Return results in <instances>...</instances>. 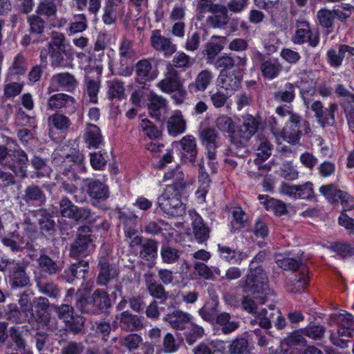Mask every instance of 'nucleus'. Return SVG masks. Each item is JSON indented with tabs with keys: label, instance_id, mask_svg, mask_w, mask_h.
Wrapping results in <instances>:
<instances>
[{
	"label": "nucleus",
	"instance_id": "f257e3e1",
	"mask_svg": "<svg viewBox=\"0 0 354 354\" xmlns=\"http://www.w3.org/2000/svg\"><path fill=\"white\" fill-rule=\"evenodd\" d=\"M263 255L259 254L250 263L249 270L243 279L242 288L245 293L253 295L259 302L265 304L267 301L275 297L273 290L269 287L268 277L261 266H254L258 261H261Z\"/></svg>",
	"mask_w": 354,
	"mask_h": 354
},
{
	"label": "nucleus",
	"instance_id": "f03ea898",
	"mask_svg": "<svg viewBox=\"0 0 354 354\" xmlns=\"http://www.w3.org/2000/svg\"><path fill=\"white\" fill-rule=\"evenodd\" d=\"M276 113L279 116V119L273 116L268 119V124L273 135L277 137L276 138L277 140H279V138L277 136L279 133L278 126L280 125L279 120L287 117L288 121L286 122V125L282 131L279 133V137L289 143H297L302 134V131L300 129L299 125V116L293 113L291 106L286 104L278 106L276 109Z\"/></svg>",
	"mask_w": 354,
	"mask_h": 354
},
{
	"label": "nucleus",
	"instance_id": "7ed1b4c3",
	"mask_svg": "<svg viewBox=\"0 0 354 354\" xmlns=\"http://www.w3.org/2000/svg\"><path fill=\"white\" fill-rule=\"evenodd\" d=\"M15 146L12 148L0 145V165H4L21 178L27 176L26 165L28 162V156L14 140Z\"/></svg>",
	"mask_w": 354,
	"mask_h": 354
},
{
	"label": "nucleus",
	"instance_id": "20e7f679",
	"mask_svg": "<svg viewBox=\"0 0 354 354\" xmlns=\"http://www.w3.org/2000/svg\"><path fill=\"white\" fill-rule=\"evenodd\" d=\"M75 306L82 313L97 314L111 306V300L102 290H96L91 297L86 290H79L75 294Z\"/></svg>",
	"mask_w": 354,
	"mask_h": 354
},
{
	"label": "nucleus",
	"instance_id": "39448f33",
	"mask_svg": "<svg viewBox=\"0 0 354 354\" xmlns=\"http://www.w3.org/2000/svg\"><path fill=\"white\" fill-rule=\"evenodd\" d=\"M53 157L55 164L60 167V169L65 175H68L71 171L79 172H86V167L84 164V155L79 151L73 150L68 153L57 148L54 151Z\"/></svg>",
	"mask_w": 354,
	"mask_h": 354
},
{
	"label": "nucleus",
	"instance_id": "423d86ee",
	"mask_svg": "<svg viewBox=\"0 0 354 354\" xmlns=\"http://www.w3.org/2000/svg\"><path fill=\"white\" fill-rule=\"evenodd\" d=\"M181 193L171 187H165L158 198V204L161 210L172 217L183 216L185 212V206L181 201Z\"/></svg>",
	"mask_w": 354,
	"mask_h": 354
},
{
	"label": "nucleus",
	"instance_id": "0eeeda50",
	"mask_svg": "<svg viewBox=\"0 0 354 354\" xmlns=\"http://www.w3.org/2000/svg\"><path fill=\"white\" fill-rule=\"evenodd\" d=\"M261 121L260 118H257L251 114L243 116V124L237 129L236 148L243 147L249 140L260 129Z\"/></svg>",
	"mask_w": 354,
	"mask_h": 354
},
{
	"label": "nucleus",
	"instance_id": "6e6552de",
	"mask_svg": "<svg viewBox=\"0 0 354 354\" xmlns=\"http://www.w3.org/2000/svg\"><path fill=\"white\" fill-rule=\"evenodd\" d=\"M330 326L337 325V333L341 337H351L354 333V316L346 310L339 313L331 314L327 319Z\"/></svg>",
	"mask_w": 354,
	"mask_h": 354
},
{
	"label": "nucleus",
	"instance_id": "1a4fd4ad",
	"mask_svg": "<svg viewBox=\"0 0 354 354\" xmlns=\"http://www.w3.org/2000/svg\"><path fill=\"white\" fill-rule=\"evenodd\" d=\"M83 182L85 190L94 206H98L100 203L109 198V188L104 182L94 178H86Z\"/></svg>",
	"mask_w": 354,
	"mask_h": 354
},
{
	"label": "nucleus",
	"instance_id": "9d476101",
	"mask_svg": "<svg viewBox=\"0 0 354 354\" xmlns=\"http://www.w3.org/2000/svg\"><path fill=\"white\" fill-rule=\"evenodd\" d=\"M48 122L50 128L49 135L53 140L64 139L71 125L69 118L59 112L50 115Z\"/></svg>",
	"mask_w": 354,
	"mask_h": 354
},
{
	"label": "nucleus",
	"instance_id": "9b49d317",
	"mask_svg": "<svg viewBox=\"0 0 354 354\" xmlns=\"http://www.w3.org/2000/svg\"><path fill=\"white\" fill-rule=\"evenodd\" d=\"M149 40L151 46L165 57H171L177 50V46L173 43L172 39L162 35L160 30H153Z\"/></svg>",
	"mask_w": 354,
	"mask_h": 354
},
{
	"label": "nucleus",
	"instance_id": "f8f14e48",
	"mask_svg": "<svg viewBox=\"0 0 354 354\" xmlns=\"http://www.w3.org/2000/svg\"><path fill=\"white\" fill-rule=\"evenodd\" d=\"M77 86V81L73 75L69 73H59L52 76L47 90L49 94L59 90L73 93Z\"/></svg>",
	"mask_w": 354,
	"mask_h": 354
},
{
	"label": "nucleus",
	"instance_id": "ddd939ff",
	"mask_svg": "<svg viewBox=\"0 0 354 354\" xmlns=\"http://www.w3.org/2000/svg\"><path fill=\"white\" fill-rule=\"evenodd\" d=\"M57 313L59 318L63 319L70 330L74 333H77L82 330L84 322V317L75 315L71 306L62 304L57 308Z\"/></svg>",
	"mask_w": 354,
	"mask_h": 354
},
{
	"label": "nucleus",
	"instance_id": "4468645a",
	"mask_svg": "<svg viewBox=\"0 0 354 354\" xmlns=\"http://www.w3.org/2000/svg\"><path fill=\"white\" fill-rule=\"evenodd\" d=\"M75 100L73 97L63 93L50 95L47 101V109L57 111L64 110L67 113H73L75 109Z\"/></svg>",
	"mask_w": 354,
	"mask_h": 354
},
{
	"label": "nucleus",
	"instance_id": "2eb2a0df",
	"mask_svg": "<svg viewBox=\"0 0 354 354\" xmlns=\"http://www.w3.org/2000/svg\"><path fill=\"white\" fill-rule=\"evenodd\" d=\"M277 266L283 270L295 272L304 263L303 252L301 251L277 254L274 257Z\"/></svg>",
	"mask_w": 354,
	"mask_h": 354
},
{
	"label": "nucleus",
	"instance_id": "dca6fc26",
	"mask_svg": "<svg viewBox=\"0 0 354 354\" xmlns=\"http://www.w3.org/2000/svg\"><path fill=\"white\" fill-rule=\"evenodd\" d=\"M136 77L135 80L139 84H145L157 78L158 70L153 67L151 61L143 59L138 61L135 65Z\"/></svg>",
	"mask_w": 354,
	"mask_h": 354
},
{
	"label": "nucleus",
	"instance_id": "f3484780",
	"mask_svg": "<svg viewBox=\"0 0 354 354\" xmlns=\"http://www.w3.org/2000/svg\"><path fill=\"white\" fill-rule=\"evenodd\" d=\"M148 110L150 115L158 121L165 118V113L168 111L167 101L165 98L153 92H149Z\"/></svg>",
	"mask_w": 354,
	"mask_h": 354
},
{
	"label": "nucleus",
	"instance_id": "a211bd4d",
	"mask_svg": "<svg viewBox=\"0 0 354 354\" xmlns=\"http://www.w3.org/2000/svg\"><path fill=\"white\" fill-rule=\"evenodd\" d=\"M95 249L91 235H79L71 245L70 255L74 259H80L90 254Z\"/></svg>",
	"mask_w": 354,
	"mask_h": 354
},
{
	"label": "nucleus",
	"instance_id": "6ab92c4d",
	"mask_svg": "<svg viewBox=\"0 0 354 354\" xmlns=\"http://www.w3.org/2000/svg\"><path fill=\"white\" fill-rule=\"evenodd\" d=\"M162 181L169 183L165 187H171L175 191L183 192L185 187V175L178 165L166 171Z\"/></svg>",
	"mask_w": 354,
	"mask_h": 354
},
{
	"label": "nucleus",
	"instance_id": "aec40b11",
	"mask_svg": "<svg viewBox=\"0 0 354 354\" xmlns=\"http://www.w3.org/2000/svg\"><path fill=\"white\" fill-rule=\"evenodd\" d=\"M183 85L178 73L172 67L167 68L164 78L157 84V86L161 91L165 93H171Z\"/></svg>",
	"mask_w": 354,
	"mask_h": 354
},
{
	"label": "nucleus",
	"instance_id": "412c9836",
	"mask_svg": "<svg viewBox=\"0 0 354 354\" xmlns=\"http://www.w3.org/2000/svg\"><path fill=\"white\" fill-rule=\"evenodd\" d=\"M21 201L28 206H41L46 202V196L40 187L32 185L24 189Z\"/></svg>",
	"mask_w": 354,
	"mask_h": 354
},
{
	"label": "nucleus",
	"instance_id": "4be33fe9",
	"mask_svg": "<svg viewBox=\"0 0 354 354\" xmlns=\"http://www.w3.org/2000/svg\"><path fill=\"white\" fill-rule=\"evenodd\" d=\"M181 159L184 162H194L198 153L196 141L192 135H187L179 142Z\"/></svg>",
	"mask_w": 354,
	"mask_h": 354
},
{
	"label": "nucleus",
	"instance_id": "5701e85b",
	"mask_svg": "<svg viewBox=\"0 0 354 354\" xmlns=\"http://www.w3.org/2000/svg\"><path fill=\"white\" fill-rule=\"evenodd\" d=\"M242 74L232 71H221L218 76V85L227 91L238 90L241 84Z\"/></svg>",
	"mask_w": 354,
	"mask_h": 354
},
{
	"label": "nucleus",
	"instance_id": "b1692460",
	"mask_svg": "<svg viewBox=\"0 0 354 354\" xmlns=\"http://www.w3.org/2000/svg\"><path fill=\"white\" fill-rule=\"evenodd\" d=\"M163 320L172 328L183 330L185 329L189 323H191L192 317L187 313H185L180 310H174L173 312L165 315L163 317Z\"/></svg>",
	"mask_w": 354,
	"mask_h": 354
},
{
	"label": "nucleus",
	"instance_id": "393cba45",
	"mask_svg": "<svg viewBox=\"0 0 354 354\" xmlns=\"http://www.w3.org/2000/svg\"><path fill=\"white\" fill-rule=\"evenodd\" d=\"M337 108L335 104H331L328 109H324L320 102H315L311 106V109L315 112L317 121L322 127L330 124V121L333 122L335 121L334 113Z\"/></svg>",
	"mask_w": 354,
	"mask_h": 354
},
{
	"label": "nucleus",
	"instance_id": "a878e982",
	"mask_svg": "<svg viewBox=\"0 0 354 354\" xmlns=\"http://www.w3.org/2000/svg\"><path fill=\"white\" fill-rule=\"evenodd\" d=\"M83 138L86 147L89 149H98L104 145L101 131L95 124H86Z\"/></svg>",
	"mask_w": 354,
	"mask_h": 354
},
{
	"label": "nucleus",
	"instance_id": "bb28decb",
	"mask_svg": "<svg viewBox=\"0 0 354 354\" xmlns=\"http://www.w3.org/2000/svg\"><path fill=\"white\" fill-rule=\"evenodd\" d=\"M98 266L100 272L97 278V283L100 286H106L114 281L117 277L116 269L109 263L104 257H100Z\"/></svg>",
	"mask_w": 354,
	"mask_h": 354
},
{
	"label": "nucleus",
	"instance_id": "cd10ccee",
	"mask_svg": "<svg viewBox=\"0 0 354 354\" xmlns=\"http://www.w3.org/2000/svg\"><path fill=\"white\" fill-rule=\"evenodd\" d=\"M256 4L266 11H268L272 17H280L286 13L288 2L287 0H263L260 3L255 0Z\"/></svg>",
	"mask_w": 354,
	"mask_h": 354
},
{
	"label": "nucleus",
	"instance_id": "c85d7f7f",
	"mask_svg": "<svg viewBox=\"0 0 354 354\" xmlns=\"http://www.w3.org/2000/svg\"><path fill=\"white\" fill-rule=\"evenodd\" d=\"M167 127L169 134L174 137L185 131L186 122L180 111L176 110L172 113L167 120Z\"/></svg>",
	"mask_w": 354,
	"mask_h": 354
},
{
	"label": "nucleus",
	"instance_id": "c756f323",
	"mask_svg": "<svg viewBox=\"0 0 354 354\" xmlns=\"http://www.w3.org/2000/svg\"><path fill=\"white\" fill-rule=\"evenodd\" d=\"M215 124L221 131L228 133L232 143L236 147L237 129L232 118L226 115H221L216 118Z\"/></svg>",
	"mask_w": 354,
	"mask_h": 354
},
{
	"label": "nucleus",
	"instance_id": "7c9ffc66",
	"mask_svg": "<svg viewBox=\"0 0 354 354\" xmlns=\"http://www.w3.org/2000/svg\"><path fill=\"white\" fill-rule=\"evenodd\" d=\"M218 250L223 260L232 264H241L243 260L248 257V254L245 252L234 250L221 244H218Z\"/></svg>",
	"mask_w": 354,
	"mask_h": 354
},
{
	"label": "nucleus",
	"instance_id": "2f4dec72",
	"mask_svg": "<svg viewBox=\"0 0 354 354\" xmlns=\"http://www.w3.org/2000/svg\"><path fill=\"white\" fill-rule=\"evenodd\" d=\"M225 39V37L214 36L210 41L206 44L203 54L206 57L207 64H209L212 63L213 61L217 58V55L224 48Z\"/></svg>",
	"mask_w": 354,
	"mask_h": 354
},
{
	"label": "nucleus",
	"instance_id": "473e14b6",
	"mask_svg": "<svg viewBox=\"0 0 354 354\" xmlns=\"http://www.w3.org/2000/svg\"><path fill=\"white\" fill-rule=\"evenodd\" d=\"M40 227L41 232L45 235H52L55 231V223L45 209H39L32 212Z\"/></svg>",
	"mask_w": 354,
	"mask_h": 354
},
{
	"label": "nucleus",
	"instance_id": "72a5a7b5",
	"mask_svg": "<svg viewBox=\"0 0 354 354\" xmlns=\"http://www.w3.org/2000/svg\"><path fill=\"white\" fill-rule=\"evenodd\" d=\"M120 326L122 330L127 331L138 330L143 325V318L133 315L129 311H124L120 315Z\"/></svg>",
	"mask_w": 354,
	"mask_h": 354
},
{
	"label": "nucleus",
	"instance_id": "f704fd0d",
	"mask_svg": "<svg viewBox=\"0 0 354 354\" xmlns=\"http://www.w3.org/2000/svg\"><path fill=\"white\" fill-rule=\"evenodd\" d=\"M281 193L288 195L294 198H310V183L308 182L301 185H292L290 184H283L280 189Z\"/></svg>",
	"mask_w": 354,
	"mask_h": 354
},
{
	"label": "nucleus",
	"instance_id": "c9c22d12",
	"mask_svg": "<svg viewBox=\"0 0 354 354\" xmlns=\"http://www.w3.org/2000/svg\"><path fill=\"white\" fill-rule=\"evenodd\" d=\"M211 15L209 17V21L215 28H224L229 21L227 8L223 5H215L209 11Z\"/></svg>",
	"mask_w": 354,
	"mask_h": 354
},
{
	"label": "nucleus",
	"instance_id": "e433bc0d",
	"mask_svg": "<svg viewBox=\"0 0 354 354\" xmlns=\"http://www.w3.org/2000/svg\"><path fill=\"white\" fill-rule=\"evenodd\" d=\"M0 241L12 252L21 251L24 248V238L16 230L8 234H5L3 237L0 239Z\"/></svg>",
	"mask_w": 354,
	"mask_h": 354
},
{
	"label": "nucleus",
	"instance_id": "4c0bfd02",
	"mask_svg": "<svg viewBox=\"0 0 354 354\" xmlns=\"http://www.w3.org/2000/svg\"><path fill=\"white\" fill-rule=\"evenodd\" d=\"M213 77L212 71L203 70L197 75L195 81L189 84V91L192 93L204 91L212 82Z\"/></svg>",
	"mask_w": 354,
	"mask_h": 354
},
{
	"label": "nucleus",
	"instance_id": "58836bf2",
	"mask_svg": "<svg viewBox=\"0 0 354 354\" xmlns=\"http://www.w3.org/2000/svg\"><path fill=\"white\" fill-rule=\"evenodd\" d=\"M29 277L25 272L24 268L17 264L11 271L10 283L12 288H24L29 283Z\"/></svg>",
	"mask_w": 354,
	"mask_h": 354
},
{
	"label": "nucleus",
	"instance_id": "ea45409f",
	"mask_svg": "<svg viewBox=\"0 0 354 354\" xmlns=\"http://www.w3.org/2000/svg\"><path fill=\"white\" fill-rule=\"evenodd\" d=\"M49 306L48 299L45 297L37 298L32 304L34 317L33 319H38L41 322H44L48 319V308Z\"/></svg>",
	"mask_w": 354,
	"mask_h": 354
},
{
	"label": "nucleus",
	"instance_id": "a19ab883",
	"mask_svg": "<svg viewBox=\"0 0 354 354\" xmlns=\"http://www.w3.org/2000/svg\"><path fill=\"white\" fill-rule=\"evenodd\" d=\"M259 201L263 203L268 211H272L275 214L281 216L286 212V205L281 201L269 197L268 196L259 195Z\"/></svg>",
	"mask_w": 354,
	"mask_h": 354
},
{
	"label": "nucleus",
	"instance_id": "79ce46f5",
	"mask_svg": "<svg viewBox=\"0 0 354 354\" xmlns=\"http://www.w3.org/2000/svg\"><path fill=\"white\" fill-rule=\"evenodd\" d=\"M37 261L40 270L49 274H56L62 269V265L59 262L53 260L46 254H40Z\"/></svg>",
	"mask_w": 354,
	"mask_h": 354
},
{
	"label": "nucleus",
	"instance_id": "37998d69",
	"mask_svg": "<svg viewBox=\"0 0 354 354\" xmlns=\"http://www.w3.org/2000/svg\"><path fill=\"white\" fill-rule=\"evenodd\" d=\"M261 71L266 78L272 80L279 75L281 66L277 59H270L261 63Z\"/></svg>",
	"mask_w": 354,
	"mask_h": 354
},
{
	"label": "nucleus",
	"instance_id": "c03bdc74",
	"mask_svg": "<svg viewBox=\"0 0 354 354\" xmlns=\"http://www.w3.org/2000/svg\"><path fill=\"white\" fill-rule=\"evenodd\" d=\"M192 227L194 235L199 242H203L207 239L209 236L208 227L205 226L202 217L198 214H195L192 216Z\"/></svg>",
	"mask_w": 354,
	"mask_h": 354
},
{
	"label": "nucleus",
	"instance_id": "a18cd8bd",
	"mask_svg": "<svg viewBox=\"0 0 354 354\" xmlns=\"http://www.w3.org/2000/svg\"><path fill=\"white\" fill-rule=\"evenodd\" d=\"M216 323L221 328L224 334L231 333L239 327V324L232 320L231 316L227 313L219 314L216 317Z\"/></svg>",
	"mask_w": 354,
	"mask_h": 354
},
{
	"label": "nucleus",
	"instance_id": "49530a36",
	"mask_svg": "<svg viewBox=\"0 0 354 354\" xmlns=\"http://www.w3.org/2000/svg\"><path fill=\"white\" fill-rule=\"evenodd\" d=\"M51 65L53 67H66L67 66V61L72 55L71 49H64V51L60 50H48Z\"/></svg>",
	"mask_w": 354,
	"mask_h": 354
},
{
	"label": "nucleus",
	"instance_id": "de8ad7c7",
	"mask_svg": "<svg viewBox=\"0 0 354 354\" xmlns=\"http://www.w3.org/2000/svg\"><path fill=\"white\" fill-rule=\"evenodd\" d=\"M82 207L75 205L67 198H62L59 202V209L62 216L73 218L76 221L79 220V211Z\"/></svg>",
	"mask_w": 354,
	"mask_h": 354
},
{
	"label": "nucleus",
	"instance_id": "09e8293b",
	"mask_svg": "<svg viewBox=\"0 0 354 354\" xmlns=\"http://www.w3.org/2000/svg\"><path fill=\"white\" fill-rule=\"evenodd\" d=\"M107 96L109 99H117L119 100L124 97V82L118 80L107 82Z\"/></svg>",
	"mask_w": 354,
	"mask_h": 354
},
{
	"label": "nucleus",
	"instance_id": "8fccbe9b",
	"mask_svg": "<svg viewBox=\"0 0 354 354\" xmlns=\"http://www.w3.org/2000/svg\"><path fill=\"white\" fill-rule=\"evenodd\" d=\"M297 30L292 41L297 44H301L310 41V25L307 21H298Z\"/></svg>",
	"mask_w": 354,
	"mask_h": 354
},
{
	"label": "nucleus",
	"instance_id": "3c124183",
	"mask_svg": "<svg viewBox=\"0 0 354 354\" xmlns=\"http://www.w3.org/2000/svg\"><path fill=\"white\" fill-rule=\"evenodd\" d=\"M88 270V261L82 260L73 263L71 268V276L66 279L68 283H73L75 279H84Z\"/></svg>",
	"mask_w": 354,
	"mask_h": 354
},
{
	"label": "nucleus",
	"instance_id": "603ef678",
	"mask_svg": "<svg viewBox=\"0 0 354 354\" xmlns=\"http://www.w3.org/2000/svg\"><path fill=\"white\" fill-rule=\"evenodd\" d=\"M270 313L266 309H261L257 314L254 322H257L259 325L266 329L271 327V320L275 315V305H268Z\"/></svg>",
	"mask_w": 354,
	"mask_h": 354
},
{
	"label": "nucleus",
	"instance_id": "864d4df0",
	"mask_svg": "<svg viewBox=\"0 0 354 354\" xmlns=\"http://www.w3.org/2000/svg\"><path fill=\"white\" fill-rule=\"evenodd\" d=\"M306 337H310V328L308 327L295 331L290 337L294 344L305 346L303 354H310V346L306 344Z\"/></svg>",
	"mask_w": 354,
	"mask_h": 354
},
{
	"label": "nucleus",
	"instance_id": "5fc2aeb1",
	"mask_svg": "<svg viewBox=\"0 0 354 354\" xmlns=\"http://www.w3.org/2000/svg\"><path fill=\"white\" fill-rule=\"evenodd\" d=\"M157 242L151 239H147L142 244L140 256L143 259L151 261L157 257Z\"/></svg>",
	"mask_w": 354,
	"mask_h": 354
},
{
	"label": "nucleus",
	"instance_id": "6e6d98bb",
	"mask_svg": "<svg viewBox=\"0 0 354 354\" xmlns=\"http://www.w3.org/2000/svg\"><path fill=\"white\" fill-rule=\"evenodd\" d=\"M320 192L330 203H337L340 201L345 192H343L333 185H323L319 188Z\"/></svg>",
	"mask_w": 354,
	"mask_h": 354
},
{
	"label": "nucleus",
	"instance_id": "4d7b16f0",
	"mask_svg": "<svg viewBox=\"0 0 354 354\" xmlns=\"http://www.w3.org/2000/svg\"><path fill=\"white\" fill-rule=\"evenodd\" d=\"M180 252L175 248L165 244L161 247L160 256L162 262L167 264H173L178 261Z\"/></svg>",
	"mask_w": 354,
	"mask_h": 354
},
{
	"label": "nucleus",
	"instance_id": "13d9d810",
	"mask_svg": "<svg viewBox=\"0 0 354 354\" xmlns=\"http://www.w3.org/2000/svg\"><path fill=\"white\" fill-rule=\"evenodd\" d=\"M87 19L84 14L74 15L68 32L70 35L76 34L84 32L87 28Z\"/></svg>",
	"mask_w": 354,
	"mask_h": 354
},
{
	"label": "nucleus",
	"instance_id": "bf43d9fd",
	"mask_svg": "<svg viewBox=\"0 0 354 354\" xmlns=\"http://www.w3.org/2000/svg\"><path fill=\"white\" fill-rule=\"evenodd\" d=\"M274 99L277 101L291 102L295 98V86L291 83H286L274 94Z\"/></svg>",
	"mask_w": 354,
	"mask_h": 354
},
{
	"label": "nucleus",
	"instance_id": "052dcab7",
	"mask_svg": "<svg viewBox=\"0 0 354 354\" xmlns=\"http://www.w3.org/2000/svg\"><path fill=\"white\" fill-rule=\"evenodd\" d=\"M138 216L131 214L123 218L124 232L127 238H131L138 233Z\"/></svg>",
	"mask_w": 354,
	"mask_h": 354
},
{
	"label": "nucleus",
	"instance_id": "680f3d73",
	"mask_svg": "<svg viewBox=\"0 0 354 354\" xmlns=\"http://www.w3.org/2000/svg\"><path fill=\"white\" fill-rule=\"evenodd\" d=\"M86 92L89 97V102L97 104L98 102V93L100 88V82L98 79L93 80L89 77L86 79Z\"/></svg>",
	"mask_w": 354,
	"mask_h": 354
},
{
	"label": "nucleus",
	"instance_id": "e2e57ef3",
	"mask_svg": "<svg viewBox=\"0 0 354 354\" xmlns=\"http://www.w3.org/2000/svg\"><path fill=\"white\" fill-rule=\"evenodd\" d=\"M27 70L26 61L21 53L15 57L12 66L9 68V73L12 75H21L25 74Z\"/></svg>",
	"mask_w": 354,
	"mask_h": 354
},
{
	"label": "nucleus",
	"instance_id": "0e129e2a",
	"mask_svg": "<svg viewBox=\"0 0 354 354\" xmlns=\"http://www.w3.org/2000/svg\"><path fill=\"white\" fill-rule=\"evenodd\" d=\"M140 127L144 133L151 139H156L161 136V131L158 127L147 118L141 120Z\"/></svg>",
	"mask_w": 354,
	"mask_h": 354
},
{
	"label": "nucleus",
	"instance_id": "69168bd1",
	"mask_svg": "<svg viewBox=\"0 0 354 354\" xmlns=\"http://www.w3.org/2000/svg\"><path fill=\"white\" fill-rule=\"evenodd\" d=\"M57 5L51 0H41L37 8V13L47 17H53L57 13Z\"/></svg>",
	"mask_w": 354,
	"mask_h": 354
},
{
	"label": "nucleus",
	"instance_id": "338daca9",
	"mask_svg": "<svg viewBox=\"0 0 354 354\" xmlns=\"http://www.w3.org/2000/svg\"><path fill=\"white\" fill-rule=\"evenodd\" d=\"M147 290L149 294L154 298L161 300H165L167 297V294L164 287L154 280H147Z\"/></svg>",
	"mask_w": 354,
	"mask_h": 354
},
{
	"label": "nucleus",
	"instance_id": "774afa93",
	"mask_svg": "<svg viewBox=\"0 0 354 354\" xmlns=\"http://www.w3.org/2000/svg\"><path fill=\"white\" fill-rule=\"evenodd\" d=\"M230 351L234 354H251L248 348V342L244 337H237L232 341Z\"/></svg>",
	"mask_w": 354,
	"mask_h": 354
}]
</instances>
